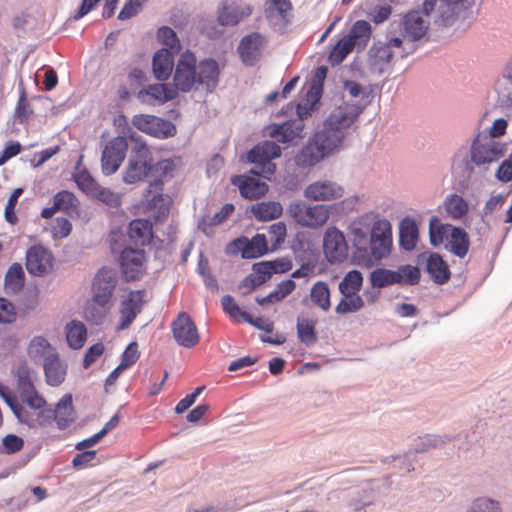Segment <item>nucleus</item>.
Returning a JSON list of instances; mask_svg holds the SVG:
<instances>
[{
  "label": "nucleus",
  "instance_id": "603ef678",
  "mask_svg": "<svg viewBox=\"0 0 512 512\" xmlns=\"http://www.w3.org/2000/svg\"><path fill=\"white\" fill-rule=\"evenodd\" d=\"M73 179L78 188L89 196H92V194L98 189L99 184L85 168L79 169L73 175Z\"/></svg>",
  "mask_w": 512,
  "mask_h": 512
},
{
  "label": "nucleus",
  "instance_id": "37998d69",
  "mask_svg": "<svg viewBox=\"0 0 512 512\" xmlns=\"http://www.w3.org/2000/svg\"><path fill=\"white\" fill-rule=\"evenodd\" d=\"M342 298L335 308L337 314H348L360 311L364 307V300L357 292H340Z\"/></svg>",
  "mask_w": 512,
  "mask_h": 512
},
{
  "label": "nucleus",
  "instance_id": "cd10ccee",
  "mask_svg": "<svg viewBox=\"0 0 512 512\" xmlns=\"http://www.w3.org/2000/svg\"><path fill=\"white\" fill-rule=\"evenodd\" d=\"M45 379L48 385L57 387L61 385L67 374V365L58 354H52L43 362Z\"/></svg>",
  "mask_w": 512,
  "mask_h": 512
},
{
  "label": "nucleus",
  "instance_id": "e2e57ef3",
  "mask_svg": "<svg viewBox=\"0 0 512 512\" xmlns=\"http://www.w3.org/2000/svg\"><path fill=\"white\" fill-rule=\"evenodd\" d=\"M139 359L138 345L136 342L130 343L122 354L120 366L127 369L136 363Z\"/></svg>",
  "mask_w": 512,
  "mask_h": 512
},
{
  "label": "nucleus",
  "instance_id": "4468645a",
  "mask_svg": "<svg viewBox=\"0 0 512 512\" xmlns=\"http://www.w3.org/2000/svg\"><path fill=\"white\" fill-rule=\"evenodd\" d=\"M392 247V228L386 219L374 222L371 229L370 249L373 257L380 260L386 257Z\"/></svg>",
  "mask_w": 512,
  "mask_h": 512
},
{
  "label": "nucleus",
  "instance_id": "7ed1b4c3",
  "mask_svg": "<svg viewBox=\"0 0 512 512\" xmlns=\"http://www.w3.org/2000/svg\"><path fill=\"white\" fill-rule=\"evenodd\" d=\"M13 414L29 428L45 427L52 422V407L40 393L26 396L14 405Z\"/></svg>",
  "mask_w": 512,
  "mask_h": 512
},
{
  "label": "nucleus",
  "instance_id": "ea45409f",
  "mask_svg": "<svg viewBox=\"0 0 512 512\" xmlns=\"http://www.w3.org/2000/svg\"><path fill=\"white\" fill-rule=\"evenodd\" d=\"M418 236L419 231L416 222L411 218H404L400 224V246L407 251L415 249Z\"/></svg>",
  "mask_w": 512,
  "mask_h": 512
},
{
  "label": "nucleus",
  "instance_id": "c756f323",
  "mask_svg": "<svg viewBox=\"0 0 512 512\" xmlns=\"http://www.w3.org/2000/svg\"><path fill=\"white\" fill-rule=\"evenodd\" d=\"M174 66V56L167 48L160 49L153 57L152 68L154 76L159 81L167 80Z\"/></svg>",
  "mask_w": 512,
  "mask_h": 512
},
{
  "label": "nucleus",
  "instance_id": "423d86ee",
  "mask_svg": "<svg viewBox=\"0 0 512 512\" xmlns=\"http://www.w3.org/2000/svg\"><path fill=\"white\" fill-rule=\"evenodd\" d=\"M288 213L299 225L317 229L327 223L330 209L324 204L306 205L293 202L288 206Z\"/></svg>",
  "mask_w": 512,
  "mask_h": 512
},
{
  "label": "nucleus",
  "instance_id": "f257e3e1",
  "mask_svg": "<svg viewBox=\"0 0 512 512\" xmlns=\"http://www.w3.org/2000/svg\"><path fill=\"white\" fill-rule=\"evenodd\" d=\"M362 112V107L353 102H343L335 107L323 122V128L296 155L295 162L300 167H310L320 162L326 155L342 147L351 125Z\"/></svg>",
  "mask_w": 512,
  "mask_h": 512
},
{
  "label": "nucleus",
  "instance_id": "393cba45",
  "mask_svg": "<svg viewBox=\"0 0 512 512\" xmlns=\"http://www.w3.org/2000/svg\"><path fill=\"white\" fill-rule=\"evenodd\" d=\"M399 27L404 39L417 41L425 36L429 23L419 11H410L402 17Z\"/></svg>",
  "mask_w": 512,
  "mask_h": 512
},
{
  "label": "nucleus",
  "instance_id": "c03bdc74",
  "mask_svg": "<svg viewBox=\"0 0 512 512\" xmlns=\"http://www.w3.org/2000/svg\"><path fill=\"white\" fill-rule=\"evenodd\" d=\"M25 280V274L21 264L13 263L7 270L4 286L7 292L15 293L19 291L23 285Z\"/></svg>",
  "mask_w": 512,
  "mask_h": 512
},
{
  "label": "nucleus",
  "instance_id": "a19ab883",
  "mask_svg": "<svg viewBox=\"0 0 512 512\" xmlns=\"http://www.w3.org/2000/svg\"><path fill=\"white\" fill-rule=\"evenodd\" d=\"M66 340L70 348L81 349L87 339V329L81 321L72 320L65 327Z\"/></svg>",
  "mask_w": 512,
  "mask_h": 512
},
{
  "label": "nucleus",
  "instance_id": "4c0bfd02",
  "mask_svg": "<svg viewBox=\"0 0 512 512\" xmlns=\"http://www.w3.org/2000/svg\"><path fill=\"white\" fill-rule=\"evenodd\" d=\"M449 250L456 256L464 258L470 246L467 232L461 227H451L448 241Z\"/></svg>",
  "mask_w": 512,
  "mask_h": 512
},
{
  "label": "nucleus",
  "instance_id": "09e8293b",
  "mask_svg": "<svg viewBox=\"0 0 512 512\" xmlns=\"http://www.w3.org/2000/svg\"><path fill=\"white\" fill-rule=\"evenodd\" d=\"M315 321L311 319H298L297 334L299 340L307 346L313 345L317 342V335L315 332Z\"/></svg>",
  "mask_w": 512,
  "mask_h": 512
},
{
  "label": "nucleus",
  "instance_id": "0e129e2a",
  "mask_svg": "<svg viewBox=\"0 0 512 512\" xmlns=\"http://www.w3.org/2000/svg\"><path fill=\"white\" fill-rule=\"evenodd\" d=\"M23 189L22 188H16L10 195L8 202L5 207V218L6 220L14 224L17 221V217L15 215L14 209L18 202L19 197L22 195Z\"/></svg>",
  "mask_w": 512,
  "mask_h": 512
},
{
  "label": "nucleus",
  "instance_id": "f8f14e48",
  "mask_svg": "<svg viewBox=\"0 0 512 512\" xmlns=\"http://www.w3.org/2000/svg\"><path fill=\"white\" fill-rule=\"evenodd\" d=\"M118 281V274L114 268H100L94 275L91 283V297L114 304V295Z\"/></svg>",
  "mask_w": 512,
  "mask_h": 512
},
{
  "label": "nucleus",
  "instance_id": "5701e85b",
  "mask_svg": "<svg viewBox=\"0 0 512 512\" xmlns=\"http://www.w3.org/2000/svg\"><path fill=\"white\" fill-rule=\"evenodd\" d=\"M324 253L330 263L341 262L347 256L348 246L343 233L335 227L329 228L323 241Z\"/></svg>",
  "mask_w": 512,
  "mask_h": 512
},
{
  "label": "nucleus",
  "instance_id": "5fc2aeb1",
  "mask_svg": "<svg viewBox=\"0 0 512 512\" xmlns=\"http://www.w3.org/2000/svg\"><path fill=\"white\" fill-rule=\"evenodd\" d=\"M53 203L59 211L67 212L76 209L79 201L73 192L62 190L54 195Z\"/></svg>",
  "mask_w": 512,
  "mask_h": 512
},
{
  "label": "nucleus",
  "instance_id": "6e6552de",
  "mask_svg": "<svg viewBox=\"0 0 512 512\" xmlns=\"http://www.w3.org/2000/svg\"><path fill=\"white\" fill-rule=\"evenodd\" d=\"M163 180L161 178L150 182L145 189L141 208L144 212L151 213L156 220L166 217L170 209V197L163 194Z\"/></svg>",
  "mask_w": 512,
  "mask_h": 512
},
{
  "label": "nucleus",
  "instance_id": "e433bc0d",
  "mask_svg": "<svg viewBox=\"0 0 512 512\" xmlns=\"http://www.w3.org/2000/svg\"><path fill=\"white\" fill-rule=\"evenodd\" d=\"M27 354L34 362H44L50 355L58 353L45 337L35 336L29 342Z\"/></svg>",
  "mask_w": 512,
  "mask_h": 512
},
{
  "label": "nucleus",
  "instance_id": "864d4df0",
  "mask_svg": "<svg viewBox=\"0 0 512 512\" xmlns=\"http://www.w3.org/2000/svg\"><path fill=\"white\" fill-rule=\"evenodd\" d=\"M363 285V276L358 270L349 271L339 283L340 292H357Z\"/></svg>",
  "mask_w": 512,
  "mask_h": 512
},
{
  "label": "nucleus",
  "instance_id": "b1692460",
  "mask_svg": "<svg viewBox=\"0 0 512 512\" xmlns=\"http://www.w3.org/2000/svg\"><path fill=\"white\" fill-rule=\"evenodd\" d=\"M252 13L250 5L235 0L223 1L218 11V21L223 26L237 25Z\"/></svg>",
  "mask_w": 512,
  "mask_h": 512
},
{
  "label": "nucleus",
  "instance_id": "72a5a7b5",
  "mask_svg": "<svg viewBox=\"0 0 512 512\" xmlns=\"http://www.w3.org/2000/svg\"><path fill=\"white\" fill-rule=\"evenodd\" d=\"M447 216L453 220H461L469 212V203L462 196L452 193L445 197L443 202Z\"/></svg>",
  "mask_w": 512,
  "mask_h": 512
},
{
  "label": "nucleus",
  "instance_id": "9b49d317",
  "mask_svg": "<svg viewBox=\"0 0 512 512\" xmlns=\"http://www.w3.org/2000/svg\"><path fill=\"white\" fill-rule=\"evenodd\" d=\"M132 125L141 132L158 139H167L175 136L177 133V128L171 121L154 115H134Z\"/></svg>",
  "mask_w": 512,
  "mask_h": 512
},
{
  "label": "nucleus",
  "instance_id": "2eb2a0df",
  "mask_svg": "<svg viewBox=\"0 0 512 512\" xmlns=\"http://www.w3.org/2000/svg\"><path fill=\"white\" fill-rule=\"evenodd\" d=\"M343 186L332 180H318L310 183L304 190V197L314 202H330L342 198Z\"/></svg>",
  "mask_w": 512,
  "mask_h": 512
},
{
  "label": "nucleus",
  "instance_id": "338daca9",
  "mask_svg": "<svg viewBox=\"0 0 512 512\" xmlns=\"http://www.w3.org/2000/svg\"><path fill=\"white\" fill-rule=\"evenodd\" d=\"M16 319L14 305L5 298H0V323H12Z\"/></svg>",
  "mask_w": 512,
  "mask_h": 512
},
{
  "label": "nucleus",
  "instance_id": "49530a36",
  "mask_svg": "<svg viewBox=\"0 0 512 512\" xmlns=\"http://www.w3.org/2000/svg\"><path fill=\"white\" fill-rule=\"evenodd\" d=\"M235 210V207L231 203H226L219 212L215 213L211 218H203L199 223V228L205 233L210 234L211 229L214 226H218L223 223Z\"/></svg>",
  "mask_w": 512,
  "mask_h": 512
},
{
  "label": "nucleus",
  "instance_id": "a211bd4d",
  "mask_svg": "<svg viewBox=\"0 0 512 512\" xmlns=\"http://www.w3.org/2000/svg\"><path fill=\"white\" fill-rule=\"evenodd\" d=\"M53 255L42 245L30 247L26 253V268L31 275L44 276L53 268Z\"/></svg>",
  "mask_w": 512,
  "mask_h": 512
},
{
  "label": "nucleus",
  "instance_id": "dca6fc26",
  "mask_svg": "<svg viewBox=\"0 0 512 512\" xmlns=\"http://www.w3.org/2000/svg\"><path fill=\"white\" fill-rule=\"evenodd\" d=\"M145 290H131L122 299L120 305V323L119 330L127 329L142 311L145 304Z\"/></svg>",
  "mask_w": 512,
  "mask_h": 512
},
{
  "label": "nucleus",
  "instance_id": "13d9d810",
  "mask_svg": "<svg viewBox=\"0 0 512 512\" xmlns=\"http://www.w3.org/2000/svg\"><path fill=\"white\" fill-rule=\"evenodd\" d=\"M91 197L96 198L97 200L103 202L112 208H118L121 205V195L112 191L109 188L98 186L96 192L92 194Z\"/></svg>",
  "mask_w": 512,
  "mask_h": 512
},
{
  "label": "nucleus",
  "instance_id": "bf43d9fd",
  "mask_svg": "<svg viewBox=\"0 0 512 512\" xmlns=\"http://www.w3.org/2000/svg\"><path fill=\"white\" fill-rule=\"evenodd\" d=\"M287 228L284 222L272 224L268 229V235L272 244V250L277 249L286 238Z\"/></svg>",
  "mask_w": 512,
  "mask_h": 512
},
{
  "label": "nucleus",
  "instance_id": "052dcab7",
  "mask_svg": "<svg viewBox=\"0 0 512 512\" xmlns=\"http://www.w3.org/2000/svg\"><path fill=\"white\" fill-rule=\"evenodd\" d=\"M467 512H501L500 505L487 497H480L474 500Z\"/></svg>",
  "mask_w": 512,
  "mask_h": 512
},
{
  "label": "nucleus",
  "instance_id": "6e6d98bb",
  "mask_svg": "<svg viewBox=\"0 0 512 512\" xmlns=\"http://www.w3.org/2000/svg\"><path fill=\"white\" fill-rule=\"evenodd\" d=\"M157 37L159 41L167 48L169 51L174 53H178L181 50L180 41L174 32L169 27H161L157 32Z\"/></svg>",
  "mask_w": 512,
  "mask_h": 512
},
{
  "label": "nucleus",
  "instance_id": "0eeeda50",
  "mask_svg": "<svg viewBox=\"0 0 512 512\" xmlns=\"http://www.w3.org/2000/svg\"><path fill=\"white\" fill-rule=\"evenodd\" d=\"M404 40L400 37H393L388 42H377L369 50L368 62L370 69L374 72L382 73L387 66L391 63L396 52L401 58L408 55L403 48Z\"/></svg>",
  "mask_w": 512,
  "mask_h": 512
},
{
  "label": "nucleus",
  "instance_id": "79ce46f5",
  "mask_svg": "<svg viewBox=\"0 0 512 512\" xmlns=\"http://www.w3.org/2000/svg\"><path fill=\"white\" fill-rule=\"evenodd\" d=\"M322 94V85L311 84L306 92L305 99L297 105V114L299 118H307L314 105L319 101Z\"/></svg>",
  "mask_w": 512,
  "mask_h": 512
},
{
  "label": "nucleus",
  "instance_id": "c85d7f7f",
  "mask_svg": "<svg viewBox=\"0 0 512 512\" xmlns=\"http://www.w3.org/2000/svg\"><path fill=\"white\" fill-rule=\"evenodd\" d=\"M112 307V303L90 297L84 307V317L87 321L100 325L104 322Z\"/></svg>",
  "mask_w": 512,
  "mask_h": 512
},
{
  "label": "nucleus",
  "instance_id": "473e14b6",
  "mask_svg": "<svg viewBox=\"0 0 512 512\" xmlns=\"http://www.w3.org/2000/svg\"><path fill=\"white\" fill-rule=\"evenodd\" d=\"M251 213L256 220L266 222L279 218L283 207L278 201H263L252 205Z\"/></svg>",
  "mask_w": 512,
  "mask_h": 512
},
{
  "label": "nucleus",
  "instance_id": "8fccbe9b",
  "mask_svg": "<svg viewBox=\"0 0 512 512\" xmlns=\"http://www.w3.org/2000/svg\"><path fill=\"white\" fill-rule=\"evenodd\" d=\"M452 225H444L437 216H433L429 222L430 241L433 246L443 243L448 236V230L451 232Z\"/></svg>",
  "mask_w": 512,
  "mask_h": 512
},
{
  "label": "nucleus",
  "instance_id": "2f4dec72",
  "mask_svg": "<svg viewBox=\"0 0 512 512\" xmlns=\"http://www.w3.org/2000/svg\"><path fill=\"white\" fill-rule=\"evenodd\" d=\"M16 391L19 399L39 393L34 385V371L25 363L16 370Z\"/></svg>",
  "mask_w": 512,
  "mask_h": 512
},
{
  "label": "nucleus",
  "instance_id": "f704fd0d",
  "mask_svg": "<svg viewBox=\"0 0 512 512\" xmlns=\"http://www.w3.org/2000/svg\"><path fill=\"white\" fill-rule=\"evenodd\" d=\"M152 223L146 219H135L129 225V237L136 245L149 244L153 231Z\"/></svg>",
  "mask_w": 512,
  "mask_h": 512
},
{
  "label": "nucleus",
  "instance_id": "c9c22d12",
  "mask_svg": "<svg viewBox=\"0 0 512 512\" xmlns=\"http://www.w3.org/2000/svg\"><path fill=\"white\" fill-rule=\"evenodd\" d=\"M371 36V25L365 20L356 21L350 28L349 33L345 35V37L350 39V41L354 43V46L359 50L366 48Z\"/></svg>",
  "mask_w": 512,
  "mask_h": 512
},
{
  "label": "nucleus",
  "instance_id": "aec40b11",
  "mask_svg": "<svg viewBox=\"0 0 512 512\" xmlns=\"http://www.w3.org/2000/svg\"><path fill=\"white\" fill-rule=\"evenodd\" d=\"M281 156L280 146L273 141H264L252 148L248 153V159L251 163L263 166V172L273 174L275 164L271 160Z\"/></svg>",
  "mask_w": 512,
  "mask_h": 512
},
{
  "label": "nucleus",
  "instance_id": "a878e982",
  "mask_svg": "<svg viewBox=\"0 0 512 512\" xmlns=\"http://www.w3.org/2000/svg\"><path fill=\"white\" fill-rule=\"evenodd\" d=\"M299 120H290L282 124H271L266 127V134L280 143H291L303 137L304 124Z\"/></svg>",
  "mask_w": 512,
  "mask_h": 512
},
{
  "label": "nucleus",
  "instance_id": "de8ad7c7",
  "mask_svg": "<svg viewBox=\"0 0 512 512\" xmlns=\"http://www.w3.org/2000/svg\"><path fill=\"white\" fill-rule=\"evenodd\" d=\"M356 48L354 43L343 36L339 41L334 45L332 50L329 53V62L331 65H339L344 61V59Z\"/></svg>",
  "mask_w": 512,
  "mask_h": 512
},
{
  "label": "nucleus",
  "instance_id": "1a4fd4ad",
  "mask_svg": "<svg viewBox=\"0 0 512 512\" xmlns=\"http://www.w3.org/2000/svg\"><path fill=\"white\" fill-rule=\"evenodd\" d=\"M506 146L491 137L478 135L471 145V161L477 166L489 165L505 154Z\"/></svg>",
  "mask_w": 512,
  "mask_h": 512
},
{
  "label": "nucleus",
  "instance_id": "58836bf2",
  "mask_svg": "<svg viewBox=\"0 0 512 512\" xmlns=\"http://www.w3.org/2000/svg\"><path fill=\"white\" fill-rule=\"evenodd\" d=\"M427 272L437 284H445L450 279V270L443 258L433 253L427 260Z\"/></svg>",
  "mask_w": 512,
  "mask_h": 512
},
{
  "label": "nucleus",
  "instance_id": "69168bd1",
  "mask_svg": "<svg viewBox=\"0 0 512 512\" xmlns=\"http://www.w3.org/2000/svg\"><path fill=\"white\" fill-rule=\"evenodd\" d=\"M147 0H128L118 15V19L127 20L136 16Z\"/></svg>",
  "mask_w": 512,
  "mask_h": 512
},
{
  "label": "nucleus",
  "instance_id": "9d476101",
  "mask_svg": "<svg viewBox=\"0 0 512 512\" xmlns=\"http://www.w3.org/2000/svg\"><path fill=\"white\" fill-rule=\"evenodd\" d=\"M119 266L126 282L140 280L147 270V257L143 249L126 247L121 251Z\"/></svg>",
  "mask_w": 512,
  "mask_h": 512
},
{
  "label": "nucleus",
  "instance_id": "ddd939ff",
  "mask_svg": "<svg viewBox=\"0 0 512 512\" xmlns=\"http://www.w3.org/2000/svg\"><path fill=\"white\" fill-rule=\"evenodd\" d=\"M128 143L125 137L117 136L105 145L101 155V168L104 175L114 174L123 163Z\"/></svg>",
  "mask_w": 512,
  "mask_h": 512
},
{
  "label": "nucleus",
  "instance_id": "412c9836",
  "mask_svg": "<svg viewBox=\"0 0 512 512\" xmlns=\"http://www.w3.org/2000/svg\"><path fill=\"white\" fill-rule=\"evenodd\" d=\"M235 252L241 253L244 259H254L265 255L269 251L267 238L264 234L257 233L251 239L242 236L231 242Z\"/></svg>",
  "mask_w": 512,
  "mask_h": 512
},
{
  "label": "nucleus",
  "instance_id": "20e7f679",
  "mask_svg": "<svg viewBox=\"0 0 512 512\" xmlns=\"http://www.w3.org/2000/svg\"><path fill=\"white\" fill-rule=\"evenodd\" d=\"M153 170V157L150 148L143 141L136 140L131 149L122 179L126 184L143 181Z\"/></svg>",
  "mask_w": 512,
  "mask_h": 512
},
{
  "label": "nucleus",
  "instance_id": "7c9ffc66",
  "mask_svg": "<svg viewBox=\"0 0 512 512\" xmlns=\"http://www.w3.org/2000/svg\"><path fill=\"white\" fill-rule=\"evenodd\" d=\"M52 413V421L55 420L60 429L67 428L75 420L72 396L64 395L57 403L56 408H52Z\"/></svg>",
  "mask_w": 512,
  "mask_h": 512
},
{
  "label": "nucleus",
  "instance_id": "39448f33",
  "mask_svg": "<svg viewBox=\"0 0 512 512\" xmlns=\"http://www.w3.org/2000/svg\"><path fill=\"white\" fill-rule=\"evenodd\" d=\"M370 280L375 288H383L393 284L415 285L420 280L419 268L403 265L396 271L377 268L371 272Z\"/></svg>",
  "mask_w": 512,
  "mask_h": 512
},
{
  "label": "nucleus",
  "instance_id": "680f3d73",
  "mask_svg": "<svg viewBox=\"0 0 512 512\" xmlns=\"http://www.w3.org/2000/svg\"><path fill=\"white\" fill-rule=\"evenodd\" d=\"M24 447V440L15 434H8L2 439V452L14 454Z\"/></svg>",
  "mask_w": 512,
  "mask_h": 512
},
{
  "label": "nucleus",
  "instance_id": "f3484780",
  "mask_svg": "<svg viewBox=\"0 0 512 512\" xmlns=\"http://www.w3.org/2000/svg\"><path fill=\"white\" fill-rule=\"evenodd\" d=\"M250 174L236 175L231 178V183L238 187L242 197L250 200L259 199L268 192V185L261 181L259 172L254 170Z\"/></svg>",
  "mask_w": 512,
  "mask_h": 512
},
{
  "label": "nucleus",
  "instance_id": "6ab92c4d",
  "mask_svg": "<svg viewBox=\"0 0 512 512\" xmlns=\"http://www.w3.org/2000/svg\"><path fill=\"white\" fill-rule=\"evenodd\" d=\"M172 332L176 342L186 348H192L199 342V333L191 317L185 313H179L172 323Z\"/></svg>",
  "mask_w": 512,
  "mask_h": 512
},
{
  "label": "nucleus",
  "instance_id": "bb28decb",
  "mask_svg": "<svg viewBox=\"0 0 512 512\" xmlns=\"http://www.w3.org/2000/svg\"><path fill=\"white\" fill-rule=\"evenodd\" d=\"M265 43V37L257 32L243 37L238 46L242 61L247 65H253L259 59Z\"/></svg>",
  "mask_w": 512,
  "mask_h": 512
},
{
  "label": "nucleus",
  "instance_id": "774afa93",
  "mask_svg": "<svg viewBox=\"0 0 512 512\" xmlns=\"http://www.w3.org/2000/svg\"><path fill=\"white\" fill-rule=\"evenodd\" d=\"M176 169V163L173 159H163L153 164V170L161 177H172Z\"/></svg>",
  "mask_w": 512,
  "mask_h": 512
},
{
  "label": "nucleus",
  "instance_id": "4d7b16f0",
  "mask_svg": "<svg viewBox=\"0 0 512 512\" xmlns=\"http://www.w3.org/2000/svg\"><path fill=\"white\" fill-rule=\"evenodd\" d=\"M291 10L290 0H266L265 12L269 18L279 15L282 19H285Z\"/></svg>",
  "mask_w": 512,
  "mask_h": 512
},
{
  "label": "nucleus",
  "instance_id": "4be33fe9",
  "mask_svg": "<svg viewBox=\"0 0 512 512\" xmlns=\"http://www.w3.org/2000/svg\"><path fill=\"white\" fill-rule=\"evenodd\" d=\"M138 99L149 105H163L178 97L177 89L170 83L151 84L138 92Z\"/></svg>",
  "mask_w": 512,
  "mask_h": 512
},
{
  "label": "nucleus",
  "instance_id": "a18cd8bd",
  "mask_svg": "<svg viewBox=\"0 0 512 512\" xmlns=\"http://www.w3.org/2000/svg\"><path fill=\"white\" fill-rule=\"evenodd\" d=\"M310 298L313 304L323 311H328L331 307L330 289L326 282H316L311 288Z\"/></svg>",
  "mask_w": 512,
  "mask_h": 512
},
{
  "label": "nucleus",
  "instance_id": "3c124183",
  "mask_svg": "<svg viewBox=\"0 0 512 512\" xmlns=\"http://www.w3.org/2000/svg\"><path fill=\"white\" fill-rule=\"evenodd\" d=\"M222 308L225 313L235 322L251 321V315L245 311H242L239 306L235 303L234 299L230 295H225L221 299Z\"/></svg>",
  "mask_w": 512,
  "mask_h": 512
},
{
  "label": "nucleus",
  "instance_id": "f03ea898",
  "mask_svg": "<svg viewBox=\"0 0 512 512\" xmlns=\"http://www.w3.org/2000/svg\"><path fill=\"white\" fill-rule=\"evenodd\" d=\"M219 75V65L214 59L197 62L195 54L187 50L177 60L172 84L177 94L199 89L213 92L218 85Z\"/></svg>",
  "mask_w": 512,
  "mask_h": 512
}]
</instances>
